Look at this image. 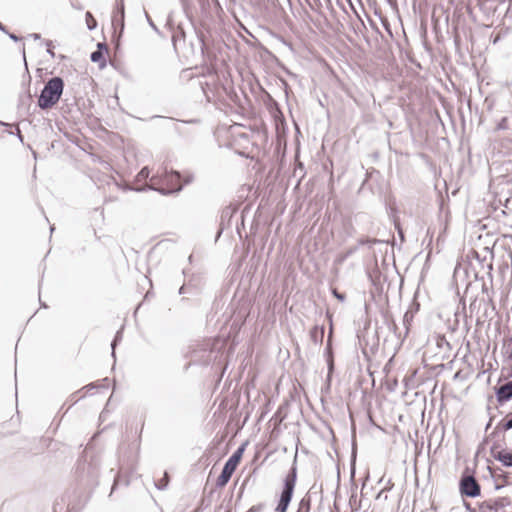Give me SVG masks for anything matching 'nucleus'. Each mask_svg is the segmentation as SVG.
Here are the masks:
<instances>
[{
  "instance_id": "nucleus-9",
  "label": "nucleus",
  "mask_w": 512,
  "mask_h": 512,
  "mask_svg": "<svg viewBox=\"0 0 512 512\" xmlns=\"http://www.w3.org/2000/svg\"><path fill=\"white\" fill-rule=\"evenodd\" d=\"M419 309V304L412 305L404 314L403 316V325L405 327V335L406 337L409 333L410 327L412 325L413 319L415 314L417 313Z\"/></svg>"
},
{
  "instance_id": "nucleus-28",
  "label": "nucleus",
  "mask_w": 512,
  "mask_h": 512,
  "mask_svg": "<svg viewBox=\"0 0 512 512\" xmlns=\"http://www.w3.org/2000/svg\"><path fill=\"white\" fill-rule=\"evenodd\" d=\"M146 16H147V19H148V21H149L150 26H151L155 31H157L158 29H157V27L155 26V24L150 20V18H149V16H148V15H146Z\"/></svg>"
},
{
  "instance_id": "nucleus-8",
  "label": "nucleus",
  "mask_w": 512,
  "mask_h": 512,
  "mask_svg": "<svg viewBox=\"0 0 512 512\" xmlns=\"http://www.w3.org/2000/svg\"><path fill=\"white\" fill-rule=\"evenodd\" d=\"M124 1L123 0H117L116 8L112 16V24L120 25L121 29L124 27Z\"/></svg>"
},
{
  "instance_id": "nucleus-22",
  "label": "nucleus",
  "mask_w": 512,
  "mask_h": 512,
  "mask_svg": "<svg viewBox=\"0 0 512 512\" xmlns=\"http://www.w3.org/2000/svg\"><path fill=\"white\" fill-rule=\"evenodd\" d=\"M263 508V505L259 504V505H255V506H252L248 512H260Z\"/></svg>"
},
{
  "instance_id": "nucleus-36",
  "label": "nucleus",
  "mask_w": 512,
  "mask_h": 512,
  "mask_svg": "<svg viewBox=\"0 0 512 512\" xmlns=\"http://www.w3.org/2000/svg\"><path fill=\"white\" fill-rule=\"evenodd\" d=\"M509 341H510V343H512V335H511V338H510V340H509Z\"/></svg>"
},
{
  "instance_id": "nucleus-20",
  "label": "nucleus",
  "mask_w": 512,
  "mask_h": 512,
  "mask_svg": "<svg viewBox=\"0 0 512 512\" xmlns=\"http://www.w3.org/2000/svg\"><path fill=\"white\" fill-rule=\"evenodd\" d=\"M47 46V53L53 58L55 56L53 49L51 48L52 42L50 40H47L46 42Z\"/></svg>"
},
{
  "instance_id": "nucleus-25",
  "label": "nucleus",
  "mask_w": 512,
  "mask_h": 512,
  "mask_svg": "<svg viewBox=\"0 0 512 512\" xmlns=\"http://www.w3.org/2000/svg\"><path fill=\"white\" fill-rule=\"evenodd\" d=\"M9 38L15 42L19 41L21 38H19L17 35H15L14 33H9Z\"/></svg>"
},
{
  "instance_id": "nucleus-35",
  "label": "nucleus",
  "mask_w": 512,
  "mask_h": 512,
  "mask_svg": "<svg viewBox=\"0 0 512 512\" xmlns=\"http://www.w3.org/2000/svg\"><path fill=\"white\" fill-rule=\"evenodd\" d=\"M115 486H116V481L114 482V485L112 487V491L115 490Z\"/></svg>"
},
{
  "instance_id": "nucleus-29",
  "label": "nucleus",
  "mask_w": 512,
  "mask_h": 512,
  "mask_svg": "<svg viewBox=\"0 0 512 512\" xmlns=\"http://www.w3.org/2000/svg\"><path fill=\"white\" fill-rule=\"evenodd\" d=\"M34 40H39L41 38V35L38 33H33L30 35Z\"/></svg>"
},
{
  "instance_id": "nucleus-7",
  "label": "nucleus",
  "mask_w": 512,
  "mask_h": 512,
  "mask_svg": "<svg viewBox=\"0 0 512 512\" xmlns=\"http://www.w3.org/2000/svg\"><path fill=\"white\" fill-rule=\"evenodd\" d=\"M496 398L499 403L507 402L512 398V381H508L497 389Z\"/></svg>"
},
{
  "instance_id": "nucleus-11",
  "label": "nucleus",
  "mask_w": 512,
  "mask_h": 512,
  "mask_svg": "<svg viewBox=\"0 0 512 512\" xmlns=\"http://www.w3.org/2000/svg\"><path fill=\"white\" fill-rule=\"evenodd\" d=\"M325 354H326V360H327V365H328V378H330V375L334 369V360H333L332 348H331L330 343H328V345L326 347Z\"/></svg>"
},
{
  "instance_id": "nucleus-26",
  "label": "nucleus",
  "mask_w": 512,
  "mask_h": 512,
  "mask_svg": "<svg viewBox=\"0 0 512 512\" xmlns=\"http://www.w3.org/2000/svg\"><path fill=\"white\" fill-rule=\"evenodd\" d=\"M16 130H17V136H18V138H19L20 142H22V143H23V136H22V134H21L20 129L17 127V128H16Z\"/></svg>"
},
{
  "instance_id": "nucleus-4",
  "label": "nucleus",
  "mask_w": 512,
  "mask_h": 512,
  "mask_svg": "<svg viewBox=\"0 0 512 512\" xmlns=\"http://www.w3.org/2000/svg\"><path fill=\"white\" fill-rule=\"evenodd\" d=\"M151 186L149 187L152 190L158 191L163 195L179 192L182 190V185L180 183V174L178 172H171L165 176L164 182L166 187L164 186H156L159 184V180L155 177L151 178Z\"/></svg>"
},
{
  "instance_id": "nucleus-5",
  "label": "nucleus",
  "mask_w": 512,
  "mask_h": 512,
  "mask_svg": "<svg viewBox=\"0 0 512 512\" xmlns=\"http://www.w3.org/2000/svg\"><path fill=\"white\" fill-rule=\"evenodd\" d=\"M460 492L466 497H477L480 495V485L472 475H462L460 479Z\"/></svg>"
},
{
  "instance_id": "nucleus-6",
  "label": "nucleus",
  "mask_w": 512,
  "mask_h": 512,
  "mask_svg": "<svg viewBox=\"0 0 512 512\" xmlns=\"http://www.w3.org/2000/svg\"><path fill=\"white\" fill-rule=\"evenodd\" d=\"M492 456L500 461L506 467H512V452H509L505 449H498L496 447H492L491 449Z\"/></svg>"
},
{
  "instance_id": "nucleus-1",
  "label": "nucleus",
  "mask_w": 512,
  "mask_h": 512,
  "mask_svg": "<svg viewBox=\"0 0 512 512\" xmlns=\"http://www.w3.org/2000/svg\"><path fill=\"white\" fill-rule=\"evenodd\" d=\"M63 90L64 81L61 77L50 78L39 95L38 106L43 110L52 108L60 100Z\"/></svg>"
},
{
  "instance_id": "nucleus-37",
  "label": "nucleus",
  "mask_w": 512,
  "mask_h": 512,
  "mask_svg": "<svg viewBox=\"0 0 512 512\" xmlns=\"http://www.w3.org/2000/svg\"><path fill=\"white\" fill-rule=\"evenodd\" d=\"M510 356H512V349H511V352H510Z\"/></svg>"
},
{
  "instance_id": "nucleus-12",
  "label": "nucleus",
  "mask_w": 512,
  "mask_h": 512,
  "mask_svg": "<svg viewBox=\"0 0 512 512\" xmlns=\"http://www.w3.org/2000/svg\"><path fill=\"white\" fill-rule=\"evenodd\" d=\"M90 59L94 63H99L100 67H104L106 64L105 59H104V53H103V51H100V50H96V51L92 52L90 55Z\"/></svg>"
},
{
  "instance_id": "nucleus-34",
  "label": "nucleus",
  "mask_w": 512,
  "mask_h": 512,
  "mask_svg": "<svg viewBox=\"0 0 512 512\" xmlns=\"http://www.w3.org/2000/svg\"><path fill=\"white\" fill-rule=\"evenodd\" d=\"M202 42V47H201V50L203 51L204 50V42L201 40Z\"/></svg>"
},
{
  "instance_id": "nucleus-15",
  "label": "nucleus",
  "mask_w": 512,
  "mask_h": 512,
  "mask_svg": "<svg viewBox=\"0 0 512 512\" xmlns=\"http://www.w3.org/2000/svg\"><path fill=\"white\" fill-rule=\"evenodd\" d=\"M168 485V474L164 473V476L162 479H160L158 482L155 483V486L159 490H164Z\"/></svg>"
},
{
  "instance_id": "nucleus-3",
  "label": "nucleus",
  "mask_w": 512,
  "mask_h": 512,
  "mask_svg": "<svg viewBox=\"0 0 512 512\" xmlns=\"http://www.w3.org/2000/svg\"><path fill=\"white\" fill-rule=\"evenodd\" d=\"M244 452V446H240L225 462L221 474L218 476L216 486L221 488L224 487L230 480L232 474L237 468L238 463L241 460Z\"/></svg>"
},
{
  "instance_id": "nucleus-19",
  "label": "nucleus",
  "mask_w": 512,
  "mask_h": 512,
  "mask_svg": "<svg viewBox=\"0 0 512 512\" xmlns=\"http://www.w3.org/2000/svg\"><path fill=\"white\" fill-rule=\"evenodd\" d=\"M507 122H508V120H507L506 117L502 118L500 120V122L497 124V129L498 130H505V129H507L508 128Z\"/></svg>"
},
{
  "instance_id": "nucleus-24",
  "label": "nucleus",
  "mask_w": 512,
  "mask_h": 512,
  "mask_svg": "<svg viewBox=\"0 0 512 512\" xmlns=\"http://www.w3.org/2000/svg\"><path fill=\"white\" fill-rule=\"evenodd\" d=\"M97 50L106 51V52L108 51L107 46L104 43H98Z\"/></svg>"
},
{
  "instance_id": "nucleus-27",
  "label": "nucleus",
  "mask_w": 512,
  "mask_h": 512,
  "mask_svg": "<svg viewBox=\"0 0 512 512\" xmlns=\"http://www.w3.org/2000/svg\"><path fill=\"white\" fill-rule=\"evenodd\" d=\"M96 385L94 383L86 385L84 388L87 389V391H90L91 389H94Z\"/></svg>"
},
{
  "instance_id": "nucleus-31",
  "label": "nucleus",
  "mask_w": 512,
  "mask_h": 512,
  "mask_svg": "<svg viewBox=\"0 0 512 512\" xmlns=\"http://www.w3.org/2000/svg\"><path fill=\"white\" fill-rule=\"evenodd\" d=\"M184 289H185V287L181 286L180 289H179V294H183L184 293Z\"/></svg>"
},
{
  "instance_id": "nucleus-21",
  "label": "nucleus",
  "mask_w": 512,
  "mask_h": 512,
  "mask_svg": "<svg viewBox=\"0 0 512 512\" xmlns=\"http://www.w3.org/2000/svg\"><path fill=\"white\" fill-rule=\"evenodd\" d=\"M333 295L340 301H344L345 300V295L342 294V293H339L336 289H334L332 291Z\"/></svg>"
},
{
  "instance_id": "nucleus-17",
  "label": "nucleus",
  "mask_w": 512,
  "mask_h": 512,
  "mask_svg": "<svg viewBox=\"0 0 512 512\" xmlns=\"http://www.w3.org/2000/svg\"><path fill=\"white\" fill-rule=\"evenodd\" d=\"M87 26L90 30L94 29L96 26V21L93 19L90 12L86 13Z\"/></svg>"
},
{
  "instance_id": "nucleus-10",
  "label": "nucleus",
  "mask_w": 512,
  "mask_h": 512,
  "mask_svg": "<svg viewBox=\"0 0 512 512\" xmlns=\"http://www.w3.org/2000/svg\"><path fill=\"white\" fill-rule=\"evenodd\" d=\"M310 337L315 344L322 343L324 338V327L314 326L310 331Z\"/></svg>"
},
{
  "instance_id": "nucleus-33",
  "label": "nucleus",
  "mask_w": 512,
  "mask_h": 512,
  "mask_svg": "<svg viewBox=\"0 0 512 512\" xmlns=\"http://www.w3.org/2000/svg\"><path fill=\"white\" fill-rule=\"evenodd\" d=\"M191 181H192V179H187V180L185 181V183H186V184H188V183H190Z\"/></svg>"
},
{
  "instance_id": "nucleus-18",
  "label": "nucleus",
  "mask_w": 512,
  "mask_h": 512,
  "mask_svg": "<svg viewBox=\"0 0 512 512\" xmlns=\"http://www.w3.org/2000/svg\"><path fill=\"white\" fill-rule=\"evenodd\" d=\"M149 174H150L149 169L147 167H144L138 173L137 178H138V180L146 179V178H148Z\"/></svg>"
},
{
  "instance_id": "nucleus-2",
  "label": "nucleus",
  "mask_w": 512,
  "mask_h": 512,
  "mask_svg": "<svg viewBox=\"0 0 512 512\" xmlns=\"http://www.w3.org/2000/svg\"><path fill=\"white\" fill-rule=\"evenodd\" d=\"M297 468L295 463L292 465L290 471L285 476L283 489L280 494L278 505L275 509L276 512H286L291 502L293 492L296 485Z\"/></svg>"
},
{
  "instance_id": "nucleus-23",
  "label": "nucleus",
  "mask_w": 512,
  "mask_h": 512,
  "mask_svg": "<svg viewBox=\"0 0 512 512\" xmlns=\"http://www.w3.org/2000/svg\"><path fill=\"white\" fill-rule=\"evenodd\" d=\"M504 428L506 430L512 429V417L504 423Z\"/></svg>"
},
{
  "instance_id": "nucleus-30",
  "label": "nucleus",
  "mask_w": 512,
  "mask_h": 512,
  "mask_svg": "<svg viewBox=\"0 0 512 512\" xmlns=\"http://www.w3.org/2000/svg\"><path fill=\"white\" fill-rule=\"evenodd\" d=\"M0 30L5 32V33H8L7 30H6V27L0 22Z\"/></svg>"
},
{
  "instance_id": "nucleus-16",
  "label": "nucleus",
  "mask_w": 512,
  "mask_h": 512,
  "mask_svg": "<svg viewBox=\"0 0 512 512\" xmlns=\"http://www.w3.org/2000/svg\"><path fill=\"white\" fill-rule=\"evenodd\" d=\"M182 38H184V31L181 28H178V31L174 32L172 35V41L174 46H176V42Z\"/></svg>"
},
{
  "instance_id": "nucleus-14",
  "label": "nucleus",
  "mask_w": 512,
  "mask_h": 512,
  "mask_svg": "<svg viewBox=\"0 0 512 512\" xmlns=\"http://www.w3.org/2000/svg\"><path fill=\"white\" fill-rule=\"evenodd\" d=\"M122 339V331L119 330L117 331L112 343H111V348H112V356L115 358V347L117 345L118 342H120Z\"/></svg>"
},
{
  "instance_id": "nucleus-32",
  "label": "nucleus",
  "mask_w": 512,
  "mask_h": 512,
  "mask_svg": "<svg viewBox=\"0 0 512 512\" xmlns=\"http://www.w3.org/2000/svg\"><path fill=\"white\" fill-rule=\"evenodd\" d=\"M0 125H2V126H10V124L5 123V122H1V121H0Z\"/></svg>"
},
{
  "instance_id": "nucleus-13",
  "label": "nucleus",
  "mask_w": 512,
  "mask_h": 512,
  "mask_svg": "<svg viewBox=\"0 0 512 512\" xmlns=\"http://www.w3.org/2000/svg\"><path fill=\"white\" fill-rule=\"evenodd\" d=\"M310 511V498L304 497L300 500L297 512H309Z\"/></svg>"
}]
</instances>
